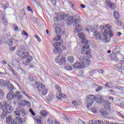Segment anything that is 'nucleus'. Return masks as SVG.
I'll return each instance as SVG.
<instances>
[{"mask_svg": "<svg viewBox=\"0 0 124 124\" xmlns=\"http://www.w3.org/2000/svg\"><path fill=\"white\" fill-rule=\"evenodd\" d=\"M54 19L67 21V24L69 26L74 23V26L75 27L74 31V32H80V31H82V26L79 24V23H80V16L78 15H76L75 16H70L69 15H65L64 13H61L58 14L57 17Z\"/></svg>", "mask_w": 124, "mask_h": 124, "instance_id": "1", "label": "nucleus"}, {"mask_svg": "<svg viewBox=\"0 0 124 124\" xmlns=\"http://www.w3.org/2000/svg\"><path fill=\"white\" fill-rule=\"evenodd\" d=\"M17 55L21 58L22 60H24L23 61V64L25 65L31 64V61H32V57L29 55L28 52H26L24 49L21 48L17 51Z\"/></svg>", "mask_w": 124, "mask_h": 124, "instance_id": "2", "label": "nucleus"}, {"mask_svg": "<svg viewBox=\"0 0 124 124\" xmlns=\"http://www.w3.org/2000/svg\"><path fill=\"white\" fill-rule=\"evenodd\" d=\"M79 60L81 63L78 61L76 62L74 65V67L75 68H84L85 65H90L91 62L90 58H88L87 57L82 55L80 56Z\"/></svg>", "mask_w": 124, "mask_h": 124, "instance_id": "3", "label": "nucleus"}, {"mask_svg": "<svg viewBox=\"0 0 124 124\" xmlns=\"http://www.w3.org/2000/svg\"><path fill=\"white\" fill-rule=\"evenodd\" d=\"M95 99H97V102L98 103H102L103 101V97L101 95H97L96 97L93 95H89L87 97V100L86 101L87 107L90 108L92 106Z\"/></svg>", "mask_w": 124, "mask_h": 124, "instance_id": "4", "label": "nucleus"}, {"mask_svg": "<svg viewBox=\"0 0 124 124\" xmlns=\"http://www.w3.org/2000/svg\"><path fill=\"white\" fill-rule=\"evenodd\" d=\"M108 35H109V34L107 30H106L105 32L101 31L100 33L96 32L94 33V36L97 40H103L105 43H108L110 41V38L107 37Z\"/></svg>", "mask_w": 124, "mask_h": 124, "instance_id": "5", "label": "nucleus"}, {"mask_svg": "<svg viewBox=\"0 0 124 124\" xmlns=\"http://www.w3.org/2000/svg\"><path fill=\"white\" fill-rule=\"evenodd\" d=\"M55 89L57 90L56 97L59 100H64L66 98V95L62 93V88L60 85H55Z\"/></svg>", "mask_w": 124, "mask_h": 124, "instance_id": "6", "label": "nucleus"}, {"mask_svg": "<svg viewBox=\"0 0 124 124\" xmlns=\"http://www.w3.org/2000/svg\"><path fill=\"white\" fill-rule=\"evenodd\" d=\"M110 110H111V109H91L90 111L91 112H93V114H98V111H99V113L102 116H105V115H108V114H109Z\"/></svg>", "mask_w": 124, "mask_h": 124, "instance_id": "7", "label": "nucleus"}, {"mask_svg": "<svg viewBox=\"0 0 124 124\" xmlns=\"http://www.w3.org/2000/svg\"><path fill=\"white\" fill-rule=\"evenodd\" d=\"M53 46L54 48L53 49V53L54 54H57L58 53H62V50L61 48V43L56 42L53 45Z\"/></svg>", "mask_w": 124, "mask_h": 124, "instance_id": "8", "label": "nucleus"}, {"mask_svg": "<svg viewBox=\"0 0 124 124\" xmlns=\"http://www.w3.org/2000/svg\"><path fill=\"white\" fill-rule=\"evenodd\" d=\"M20 93L21 92L17 91L15 94L14 93H13V91H10L7 95L6 97L8 100H12L13 98H15V96H17V95L20 94Z\"/></svg>", "mask_w": 124, "mask_h": 124, "instance_id": "9", "label": "nucleus"}, {"mask_svg": "<svg viewBox=\"0 0 124 124\" xmlns=\"http://www.w3.org/2000/svg\"><path fill=\"white\" fill-rule=\"evenodd\" d=\"M90 48V45L87 44L86 46H83L81 48V53L83 55H90L91 54V51H88V49Z\"/></svg>", "mask_w": 124, "mask_h": 124, "instance_id": "10", "label": "nucleus"}, {"mask_svg": "<svg viewBox=\"0 0 124 124\" xmlns=\"http://www.w3.org/2000/svg\"><path fill=\"white\" fill-rule=\"evenodd\" d=\"M55 62H57V63L63 64V63L65 62V57H62V55H59L56 58Z\"/></svg>", "mask_w": 124, "mask_h": 124, "instance_id": "11", "label": "nucleus"}, {"mask_svg": "<svg viewBox=\"0 0 124 124\" xmlns=\"http://www.w3.org/2000/svg\"><path fill=\"white\" fill-rule=\"evenodd\" d=\"M106 6H108V7H109V8H111V9H115L116 8V6H115V3L111 2L110 0H107L106 1Z\"/></svg>", "mask_w": 124, "mask_h": 124, "instance_id": "12", "label": "nucleus"}, {"mask_svg": "<svg viewBox=\"0 0 124 124\" xmlns=\"http://www.w3.org/2000/svg\"><path fill=\"white\" fill-rule=\"evenodd\" d=\"M106 27L107 29H105L104 32L107 30V31H108V33L109 34L110 37H113L114 34H113L112 30H111V25L109 24H106Z\"/></svg>", "mask_w": 124, "mask_h": 124, "instance_id": "13", "label": "nucleus"}, {"mask_svg": "<svg viewBox=\"0 0 124 124\" xmlns=\"http://www.w3.org/2000/svg\"><path fill=\"white\" fill-rule=\"evenodd\" d=\"M15 114L16 116H21V115L24 116L26 115V112H25V109H17V111H15Z\"/></svg>", "mask_w": 124, "mask_h": 124, "instance_id": "14", "label": "nucleus"}, {"mask_svg": "<svg viewBox=\"0 0 124 124\" xmlns=\"http://www.w3.org/2000/svg\"><path fill=\"white\" fill-rule=\"evenodd\" d=\"M0 109H11V106L7 103L2 106V104L0 102Z\"/></svg>", "mask_w": 124, "mask_h": 124, "instance_id": "15", "label": "nucleus"}, {"mask_svg": "<svg viewBox=\"0 0 124 124\" xmlns=\"http://www.w3.org/2000/svg\"><path fill=\"white\" fill-rule=\"evenodd\" d=\"M86 31H88V32H90L91 31L92 32H93V35H94V33H95V32H97V31H95V29L92 26H90V25H87Z\"/></svg>", "mask_w": 124, "mask_h": 124, "instance_id": "16", "label": "nucleus"}, {"mask_svg": "<svg viewBox=\"0 0 124 124\" xmlns=\"http://www.w3.org/2000/svg\"><path fill=\"white\" fill-rule=\"evenodd\" d=\"M111 105V103L109 101L105 100L104 101V106L106 109H110V106Z\"/></svg>", "mask_w": 124, "mask_h": 124, "instance_id": "17", "label": "nucleus"}, {"mask_svg": "<svg viewBox=\"0 0 124 124\" xmlns=\"http://www.w3.org/2000/svg\"><path fill=\"white\" fill-rule=\"evenodd\" d=\"M12 64L14 67H18L20 65V63H19V61L16 60H13L12 61Z\"/></svg>", "mask_w": 124, "mask_h": 124, "instance_id": "18", "label": "nucleus"}, {"mask_svg": "<svg viewBox=\"0 0 124 124\" xmlns=\"http://www.w3.org/2000/svg\"><path fill=\"white\" fill-rule=\"evenodd\" d=\"M44 88H45V85L43 84H40L38 86V91L39 92H41Z\"/></svg>", "mask_w": 124, "mask_h": 124, "instance_id": "19", "label": "nucleus"}, {"mask_svg": "<svg viewBox=\"0 0 124 124\" xmlns=\"http://www.w3.org/2000/svg\"><path fill=\"white\" fill-rule=\"evenodd\" d=\"M55 32L56 34H60L62 32V29L60 27H57L55 28Z\"/></svg>", "mask_w": 124, "mask_h": 124, "instance_id": "20", "label": "nucleus"}, {"mask_svg": "<svg viewBox=\"0 0 124 124\" xmlns=\"http://www.w3.org/2000/svg\"><path fill=\"white\" fill-rule=\"evenodd\" d=\"M111 61H113V62H119V58H117V56H116L115 54L113 55L111 57Z\"/></svg>", "mask_w": 124, "mask_h": 124, "instance_id": "21", "label": "nucleus"}, {"mask_svg": "<svg viewBox=\"0 0 124 124\" xmlns=\"http://www.w3.org/2000/svg\"><path fill=\"white\" fill-rule=\"evenodd\" d=\"M62 118H63V119H64V120H66V121H68V122H69V123H71L72 122V120L71 119V118L67 117V116H66V115L64 114H62Z\"/></svg>", "mask_w": 124, "mask_h": 124, "instance_id": "22", "label": "nucleus"}, {"mask_svg": "<svg viewBox=\"0 0 124 124\" xmlns=\"http://www.w3.org/2000/svg\"><path fill=\"white\" fill-rule=\"evenodd\" d=\"M26 101H27V100H22L18 102V104L20 106H25V105H26Z\"/></svg>", "mask_w": 124, "mask_h": 124, "instance_id": "23", "label": "nucleus"}, {"mask_svg": "<svg viewBox=\"0 0 124 124\" xmlns=\"http://www.w3.org/2000/svg\"><path fill=\"white\" fill-rule=\"evenodd\" d=\"M113 15H114V17L116 19V20H118V19H119V18H120V15H119V13H118V12H117V11H114L113 12Z\"/></svg>", "mask_w": 124, "mask_h": 124, "instance_id": "24", "label": "nucleus"}, {"mask_svg": "<svg viewBox=\"0 0 124 124\" xmlns=\"http://www.w3.org/2000/svg\"><path fill=\"white\" fill-rule=\"evenodd\" d=\"M46 99L48 100V101H52L54 99V96L52 94H49L46 97Z\"/></svg>", "mask_w": 124, "mask_h": 124, "instance_id": "25", "label": "nucleus"}, {"mask_svg": "<svg viewBox=\"0 0 124 124\" xmlns=\"http://www.w3.org/2000/svg\"><path fill=\"white\" fill-rule=\"evenodd\" d=\"M16 121L19 123V124H23V120H22V118L20 117H16Z\"/></svg>", "mask_w": 124, "mask_h": 124, "instance_id": "26", "label": "nucleus"}, {"mask_svg": "<svg viewBox=\"0 0 124 124\" xmlns=\"http://www.w3.org/2000/svg\"><path fill=\"white\" fill-rule=\"evenodd\" d=\"M7 89L10 90V92H13V90H14V86L11 84H9L7 86Z\"/></svg>", "mask_w": 124, "mask_h": 124, "instance_id": "27", "label": "nucleus"}, {"mask_svg": "<svg viewBox=\"0 0 124 124\" xmlns=\"http://www.w3.org/2000/svg\"><path fill=\"white\" fill-rule=\"evenodd\" d=\"M8 69L10 71V72H12V73H13L14 75H15V72L14 71V70L13 69L12 67H11V66H10V65L9 64H8Z\"/></svg>", "mask_w": 124, "mask_h": 124, "instance_id": "28", "label": "nucleus"}, {"mask_svg": "<svg viewBox=\"0 0 124 124\" xmlns=\"http://www.w3.org/2000/svg\"><path fill=\"white\" fill-rule=\"evenodd\" d=\"M35 119L36 122H37V123H38L39 124L41 123V119H42L41 117L39 116H35Z\"/></svg>", "mask_w": 124, "mask_h": 124, "instance_id": "29", "label": "nucleus"}, {"mask_svg": "<svg viewBox=\"0 0 124 124\" xmlns=\"http://www.w3.org/2000/svg\"><path fill=\"white\" fill-rule=\"evenodd\" d=\"M7 115V112L6 111H3L2 114H1V119H5Z\"/></svg>", "mask_w": 124, "mask_h": 124, "instance_id": "30", "label": "nucleus"}, {"mask_svg": "<svg viewBox=\"0 0 124 124\" xmlns=\"http://www.w3.org/2000/svg\"><path fill=\"white\" fill-rule=\"evenodd\" d=\"M40 113L43 117H45V116H47V115H48V113L46 110H43L42 111H41Z\"/></svg>", "mask_w": 124, "mask_h": 124, "instance_id": "31", "label": "nucleus"}, {"mask_svg": "<svg viewBox=\"0 0 124 124\" xmlns=\"http://www.w3.org/2000/svg\"><path fill=\"white\" fill-rule=\"evenodd\" d=\"M81 42L83 44H86V45H87V44H87L88 42V41L87 39V38H85V37L81 40Z\"/></svg>", "mask_w": 124, "mask_h": 124, "instance_id": "32", "label": "nucleus"}, {"mask_svg": "<svg viewBox=\"0 0 124 124\" xmlns=\"http://www.w3.org/2000/svg\"><path fill=\"white\" fill-rule=\"evenodd\" d=\"M117 68H121V69L124 70V66H123V64L122 63H118L117 64Z\"/></svg>", "mask_w": 124, "mask_h": 124, "instance_id": "33", "label": "nucleus"}, {"mask_svg": "<svg viewBox=\"0 0 124 124\" xmlns=\"http://www.w3.org/2000/svg\"><path fill=\"white\" fill-rule=\"evenodd\" d=\"M78 37H79L80 39H82L85 37V35L84 34V33H79L78 34Z\"/></svg>", "mask_w": 124, "mask_h": 124, "instance_id": "34", "label": "nucleus"}, {"mask_svg": "<svg viewBox=\"0 0 124 124\" xmlns=\"http://www.w3.org/2000/svg\"><path fill=\"white\" fill-rule=\"evenodd\" d=\"M68 61L72 63V62H74V58L72 56H70V57H68Z\"/></svg>", "mask_w": 124, "mask_h": 124, "instance_id": "35", "label": "nucleus"}, {"mask_svg": "<svg viewBox=\"0 0 124 124\" xmlns=\"http://www.w3.org/2000/svg\"><path fill=\"white\" fill-rule=\"evenodd\" d=\"M4 93L0 89V99H2L4 96Z\"/></svg>", "mask_w": 124, "mask_h": 124, "instance_id": "36", "label": "nucleus"}, {"mask_svg": "<svg viewBox=\"0 0 124 124\" xmlns=\"http://www.w3.org/2000/svg\"><path fill=\"white\" fill-rule=\"evenodd\" d=\"M54 41H59L61 40V35H58L55 38L53 39Z\"/></svg>", "mask_w": 124, "mask_h": 124, "instance_id": "37", "label": "nucleus"}, {"mask_svg": "<svg viewBox=\"0 0 124 124\" xmlns=\"http://www.w3.org/2000/svg\"><path fill=\"white\" fill-rule=\"evenodd\" d=\"M11 120H12L11 116H9L8 117H7L6 120V122L8 124H9V123H10V122H11V121H12Z\"/></svg>", "mask_w": 124, "mask_h": 124, "instance_id": "38", "label": "nucleus"}, {"mask_svg": "<svg viewBox=\"0 0 124 124\" xmlns=\"http://www.w3.org/2000/svg\"><path fill=\"white\" fill-rule=\"evenodd\" d=\"M3 111H4L5 112L7 113H9L10 114L12 112V111H13V109H5Z\"/></svg>", "mask_w": 124, "mask_h": 124, "instance_id": "39", "label": "nucleus"}, {"mask_svg": "<svg viewBox=\"0 0 124 124\" xmlns=\"http://www.w3.org/2000/svg\"><path fill=\"white\" fill-rule=\"evenodd\" d=\"M15 97H16V99H17V100H21V99H22L23 98V96L22 95L18 94L15 96Z\"/></svg>", "mask_w": 124, "mask_h": 124, "instance_id": "40", "label": "nucleus"}, {"mask_svg": "<svg viewBox=\"0 0 124 124\" xmlns=\"http://www.w3.org/2000/svg\"><path fill=\"white\" fill-rule=\"evenodd\" d=\"M10 84V81L8 80H5L4 81V87H6V86H8Z\"/></svg>", "mask_w": 124, "mask_h": 124, "instance_id": "41", "label": "nucleus"}, {"mask_svg": "<svg viewBox=\"0 0 124 124\" xmlns=\"http://www.w3.org/2000/svg\"><path fill=\"white\" fill-rule=\"evenodd\" d=\"M2 19L3 20V23L5 25V26H6L7 25V20H6V19H5V17L2 16Z\"/></svg>", "mask_w": 124, "mask_h": 124, "instance_id": "42", "label": "nucleus"}, {"mask_svg": "<svg viewBox=\"0 0 124 124\" xmlns=\"http://www.w3.org/2000/svg\"><path fill=\"white\" fill-rule=\"evenodd\" d=\"M0 87H5L4 86V80L3 79H0Z\"/></svg>", "mask_w": 124, "mask_h": 124, "instance_id": "43", "label": "nucleus"}, {"mask_svg": "<svg viewBox=\"0 0 124 124\" xmlns=\"http://www.w3.org/2000/svg\"><path fill=\"white\" fill-rule=\"evenodd\" d=\"M47 93H48V90L47 89H45L43 90L42 93L43 95H46Z\"/></svg>", "mask_w": 124, "mask_h": 124, "instance_id": "44", "label": "nucleus"}, {"mask_svg": "<svg viewBox=\"0 0 124 124\" xmlns=\"http://www.w3.org/2000/svg\"><path fill=\"white\" fill-rule=\"evenodd\" d=\"M25 105L28 107V108H31V103H30L29 101L26 100L25 102Z\"/></svg>", "mask_w": 124, "mask_h": 124, "instance_id": "45", "label": "nucleus"}, {"mask_svg": "<svg viewBox=\"0 0 124 124\" xmlns=\"http://www.w3.org/2000/svg\"><path fill=\"white\" fill-rule=\"evenodd\" d=\"M64 68L66 70H72V67L70 66H66Z\"/></svg>", "mask_w": 124, "mask_h": 124, "instance_id": "46", "label": "nucleus"}, {"mask_svg": "<svg viewBox=\"0 0 124 124\" xmlns=\"http://www.w3.org/2000/svg\"><path fill=\"white\" fill-rule=\"evenodd\" d=\"M115 89L119 90V91H123V90H124V88L118 86H116Z\"/></svg>", "mask_w": 124, "mask_h": 124, "instance_id": "47", "label": "nucleus"}, {"mask_svg": "<svg viewBox=\"0 0 124 124\" xmlns=\"http://www.w3.org/2000/svg\"><path fill=\"white\" fill-rule=\"evenodd\" d=\"M11 124H18L17 123V122H16V119H12L11 122Z\"/></svg>", "mask_w": 124, "mask_h": 124, "instance_id": "48", "label": "nucleus"}, {"mask_svg": "<svg viewBox=\"0 0 124 124\" xmlns=\"http://www.w3.org/2000/svg\"><path fill=\"white\" fill-rule=\"evenodd\" d=\"M100 29L101 30V31H100L99 33L97 32V33H100L101 31H103V32H104V31H105L104 30V26L101 25L100 26Z\"/></svg>", "mask_w": 124, "mask_h": 124, "instance_id": "49", "label": "nucleus"}, {"mask_svg": "<svg viewBox=\"0 0 124 124\" xmlns=\"http://www.w3.org/2000/svg\"><path fill=\"white\" fill-rule=\"evenodd\" d=\"M116 25L117 26H119V27H121L122 26V21L121 20H118L116 22Z\"/></svg>", "mask_w": 124, "mask_h": 124, "instance_id": "50", "label": "nucleus"}, {"mask_svg": "<svg viewBox=\"0 0 124 124\" xmlns=\"http://www.w3.org/2000/svg\"><path fill=\"white\" fill-rule=\"evenodd\" d=\"M22 34H23V35H25V36L29 37V34H28V33H27L25 31H22Z\"/></svg>", "mask_w": 124, "mask_h": 124, "instance_id": "51", "label": "nucleus"}, {"mask_svg": "<svg viewBox=\"0 0 124 124\" xmlns=\"http://www.w3.org/2000/svg\"><path fill=\"white\" fill-rule=\"evenodd\" d=\"M13 27H14V29H15V31H19V28H18V27H17V25H14L13 26Z\"/></svg>", "mask_w": 124, "mask_h": 124, "instance_id": "52", "label": "nucleus"}, {"mask_svg": "<svg viewBox=\"0 0 124 124\" xmlns=\"http://www.w3.org/2000/svg\"><path fill=\"white\" fill-rule=\"evenodd\" d=\"M96 124H103V122L101 120H97L95 122Z\"/></svg>", "mask_w": 124, "mask_h": 124, "instance_id": "53", "label": "nucleus"}, {"mask_svg": "<svg viewBox=\"0 0 124 124\" xmlns=\"http://www.w3.org/2000/svg\"><path fill=\"white\" fill-rule=\"evenodd\" d=\"M34 36H35V38H36V39H37V40L39 42H41V40L40 39V38H39V36H38L37 35H35Z\"/></svg>", "mask_w": 124, "mask_h": 124, "instance_id": "54", "label": "nucleus"}, {"mask_svg": "<svg viewBox=\"0 0 124 124\" xmlns=\"http://www.w3.org/2000/svg\"><path fill=\"white\" fill-rule=\"evenodd\" d=\"M27 10H28V11H29V12H31V13H33V11H32V10L31 9L30 6H27Z\"/></svg>", "mask_w": 124, "mask_h": 124, "instance_id": "55", "label": "nucleus"}, {"mask_svg": "<svg viewBox=\"0 0 124 124\" xmlns=\"http://www.w3.org/2000/svg\"><path fill=\"white\" fill-rule=\"evenodd\" d=\"M29 111H30V112H31V115H32V116H35V113H34L33 112V110H32V109H30Z\"/></svg>", "mask_w": 124, "mask_h": 124, "instance_id": "56", "label": "nucleus"}, {"mask_svg": "<svg viewBox=\"0 0 124 124\" xmlns=\"http://www.w3.org/2000/svg\"><path fill=\"white\" fill-rule=\"evenodd\" d=\"M103 89V87L102 86L98 87L97 89H96V92H99V91H101Z\"/></svg>", "mask_w": 124, "mask_h": 124, "instance_id": "57", "label": "nucleus"}, {"mask_svg": "<svg viewBox=\"0 0 124 124\" xmlns=\"http://www.w3.org/2000/svg\"><path fill=\"white\" fill-rule=\"evenodd\" d=\"M23 94H24L25 96H27L28 98L31 99V97H30V95L29 94H27V93L25 92H23Z\"/></svg>", "mask_w": 124, "mask_h": 124, "instance_id": "58", "label": "nucleus"}, {"mask_svg": "<svg viewBox=\"0 0 124 124\" xmlns=\"http://www.w3.org/2000/svg\"><path fill=\"white\" fill-rule=\"evenodd\" d=\"M51 3L53 5H56V4H57V1L56 0H52Z\"/></svg>", "mask_w": 124, "mask_h": 124, "instance_id": "59", "label": "nucleus"}, {"mask_svg": "<svg viewBox=\"0 0 124 124\" xmlns=\"http://www.w3.org/2000/svg\"><path fill=\"white\" fill-rule=\"evenodd\" d=\"M47 123H48V124H53V123H54V121H53V120H52L51 119H48Z\"/></svg>", "mask_w": 124, "mask_h": 124, "instance_id": "60", "label": "nucleus"}, {"mask_svg": "<svg viewBox=\"0 0 124 124\" xmlns=\"http://www.w3.org/2000/svg\"><path fill=\"white\" fill-rule=\"evenodd\" d=\"M8 45L9 46H12L13 45V41L9 40Z\"/></svg>", "mask_w": 124, "mask_h": 124, "instance_id": "61", "label": "nucleus"}, {"mask_svg": "<svg viewBox=\"0 0 124 124\" xmlns=\"http://www.w3.org/2000/svg\"><path fill=\"white\" fill-rule=\"evenodd\" d=\"M0 16L2 18V17H5V16H4V14L1 12H0Z\"/></svg>", "mask_w": 124, "mask_h": 124, "instance_id": "62", "label": "nucleus"}, {"mask_svg": "<svg viewBox=\"0 0 124 124\" xmlns=\"http://www.w3.org/2000/svg\"><path fill=\"white\" fill-rule=\"evenodd\" d=\"M15 49H16V47H12L10 48V50L12 52H13V51H15Z\"/></svg>", "mask_w": 124, "mask_h": 124, "instance_id": "63", "label": "nucleus"}, {"mask_svg": "<svg viewBox=\"0 0 124 124\" xmlns=\"http://www.w3.org/2000/svg\"><path fill=\"white\" fill-rule=\"evenodd\" d=\"M107 99H111V100H114V98L111 97V96H108Z\"/></svg>", "mask_w": 124, "mask_h": 124, "instance_id": "64", "label": "nucleus"}]
</instances>
